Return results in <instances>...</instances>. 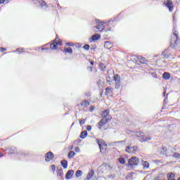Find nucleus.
Segmentation results:
<instances>
[{"label": "nucleus", "instance_id": "1", "mask_svg": "<svg viewBox=\"0 0 180 180\" xmlns=\"http://www.w3.org/2000/svg\"><path fill=\"white\" fill-rule=\"evenodd\" d=\"M112 120V117H108V118H103L101 119L99 122H98V129L99 130H101V129H102V127H103V126H105V124H106V123H109V122H110Z\"/></svg>", "mask_w": 180, "mask_h": 180}, {"label": "nucleus", "instance_id": "2", "mask_svg": "<svg viewBox=\"0 0 180 180\" xmlns=\"http://www.w3.org/2000/svg\"><path fill=\"white\" fill-rule=\"evenodd\" d=\"M178 46V34L174 32V36L170 42V47L175 48Z\"/></svg>", "mask_w": 180, "mask_h": 180}, {"label": "nucleus", "instance_id": "3", "mask_svg": "<svg viewBox=\"0 0 180 180\" xmlns=\"http://www.w3.org/2000/svg\"><path fill=\"white\" fill-rule=\"evenodd\" d=\"M63 44V42L60 40L59 38H56L55 41L50 45V48L51 50H57V46H61Z\"/></svg>", "mask_w": 180, "mask_h": 180}, {"label": "nucleus", "instance_id": "4", "mask_svg": "<svg viewBox=\"0 0 180 180\" xmlns=\"http://www.w3.org/2000/svg\"><path fill=\"white\" fill-rule=\"evenodd\" d=\"M128 162L129 165L133 167V165H139V162H140V160H139V158L132 157L129 160Z\"/></svg>", "mask_w": 180, "mask_h": 180}, {"label": "nucleus", "instance_id": "5", "mask_svg": "<svg viewBox=\"0 0 180 180\" xmlns=\"http://www.w3.org/2000/svg\"><path fill=\"white\" fill-rule=\"evenodd\" d=\"M53 158H54V154H53L52 152H49V153H46L45 160L46 162H50V161H51V160H53Z\"/></svg>", "mask_w": 180, "mask_h": 180}, {"label": "nucleus", "instance_id": "6", "mask_svg": "<svg viewBox=\"0 0 180 180\" xmlns=\"http://www.w3.org/2000/svg\"><path fill=\"white\" fill-rule=\"evenodd\" d=\"M97 143L99 146L100 151H102V150H103V147H106V144L105 143V141H103V139H97Z\"/></svg>", "mask_w": 180, "mask_h": 180}, {"label": "nucleus", "instance_id": "7", "mask_svg": "<svg viewBox=\"0 0 180 180\" xmlns=\"http://www.w3.org/2000/svg\"><path fill=\"white\" fill-rule=\"evenodd\" d=\"M166 6H167L169 12H172V10L174 9V4H172V1L168 0Z\"/></svg>", "mask_w": 180, "mask_h": 180}, {"label": "nucleus", "instance_id": "8", "mask_svg": "<svg viewBox=\"0 0 180 180\" xmlns=\"http://www.w3.org/2000/svg\"><path fill=\"white\" fill-rule=\"evenodd\" d=\"M110 112V111L109 110V109H106L104 111H103V113L101 115L103 116V118H105V119H108V117H112V116L109 115Z\"/></svg>", "mask_w": 180, "mask_h": 180}, {"label": "nucleus", "instance_id": "9", "mask_svg": "<svg viewBox=\"0 0 180 180\" xmlns=\"http://www.w3.org/2000/svg\"><path fill=\"white\" fill-rule=\"evenodd\" d=\"M150 140H151V137L146 136H144V134L142 135V136H141V139H139V141H141V143L144 141H150Z\"/></svg>", "mask_w": 180, "mask_h": 180}, {"label": "nucleus", "instance_id": "10", "mask_svg": "<svg viewBox=\"0 0 180 180\" xmlns=\"http://www.w3.org/2000/svg\"><path fill=\"white\" fill-rule=\"evenodd\" d=\"M74 175V170H69L65 175L66 179H71Z\"/></svg>", "mask_w": 180, "mask_h": 180}, {"label": "nucleus", "instance_id": "11", "mask_svg": "<svg viewBox=\"0 0 180 180\" xmlns=\"http://www.w3.org/2000/svg\"><path fill=\"white\" fill-rule=\"evenodd\" d=\"M105 49H108L110 50V49H112L113 47V44L110 41H105L104 44Z\"/></svg>", "mask_w": 180, "mask_h": 180}, {"label": "nucleus", "instance_id": "12", "mask_svg": "<svg viewBox=\"0 0 180 180\" xmlns=\"http://www.w3.org/2000/svg\"><path fill=\"white\" fill-rule=\"evenodd\" d=\"M57 176H60L61 179H64L63 175H64V172H63V169H58L56 171Z\"/></svg>", "mask_w": 180, "mask_h": 180}, {"label": "nucleus", "instance_id": "13", "mask_svg": "<svg viewBox=\"0 0 180 180\" xmlns=\"http://www.w3.org/2000/svg\"><path fill=\"white\" fill-rule=\"evenodd\" d=\"M112 91H113V89H112L111 87H107L105 89V95L107 96H109V95H112Z\"/></svg>", "mask_w": 180, "mask_h": 180}, {"label": "nucleus", "instance_id": "14", "mask_svg": "<svg viewBox=\"0 0 180 180\" xmlns=\"http://www.w3.org/2000/svg\"><path fill=\"white\" fill-rule=\"evenodd\" d=\"M96 22L98 24L97 26L98 27H101V29H102V30H103V29H105V27H103V25H105V22H99V20H96Z\"/></svg>", "mask_w": 180, "mask_h": 180}, {"label": "nucleus", "instance_id": "15", "mask_svg": "<svg viewBox=\"0 0 180 180\" xmlns=\"http://www.w3.org/2000/svg\"><path fill=\"white\" fill-rule=\"evenodd\" d=\"M89 105H90L89 101L86 100L82 101L81 103V106H82L83 108H86V106H89Z\"/></svg>", "mask_w": 180, "mask_h": 180}, {"label": "nucleus", "instance_id": "16", "mask_svg": "<svg viewBox=\"0 0 180 180\" xmlns=\"http://www.w3.org/2000/svg\"><path fill=\"white\" fill-rule=\"evenodd\" d=\"M99 39H101V35L99 34H94L91 37V40H93L94 41L99 40Z\"/></svg>", "mask_w": 180, "mask_h": 180}, {"label": "nucleus", "instance_id": "17", "mask_svg": "<svg viewBox=\"0 0 180 180\" xmlns=\"http://www.w3.org/2000/svg\"><path fill=\"white\" fill-rule=\"evenodd\" d=\"M142 165L143 167V169H146V168H149L150 167V163L147 161H143L142 162Z\"/></svg>", "mask_w": 180, "mask_h": 180}, {"label": "nucleus", "instance_id": "18", "mask_svg": "<svg viewBox=\"0 0 180 180\" xmlns=\"http://www.w3.org/2000/svg\"><path fill=\"white\" fill-rule=\"evenodd\" d=\"M94 170H91L90 172L88 173L86 176V179L89 180L94 176Z\"/></svg>", "mask_w": 180, "mask_h": 180}, {"label": "nucleus", "instance_id": "19", "mask_svg": "<svg viewBox=\"0 0 180 180\" xmlns=\"http://www.w3.org/2000/svg\"><path fill=\"white\" fill-rule=\"evenodd\" d=\"M163 78L164 79H169L171 78V75L168 72H165L163 74Z\"/></svg>", "mask_w": 180, "mask_h": 180}, {"label": "nucleus", "instance_id": "20", "mask_svg": "<svg viewBox=\"0 0 180 180\" xmlns=\"http://www.w3.org/2000/svg\"><path fill=\"white\" fill-rule=\"evenodd\" d=\"M139 59L141 64H146L147 63V60L145 59V58H143V56H139Z\"/></svg>", "mask_w": 180, "mask_h": 180}, {"label": "nucleus", "instance_id": "21", "mask_svg": "<svg viewBox=\"0 0 180 180\" xmlns=\"http://www.w3.org/2000/svg\"><path fill=\"white\" fill-rule=\"evenodd\" d=\"M61 165H63V168L67 169V167H68V162H67V160H63L61 162Z\"/></svg>", "mask_w": 180, "mask_h": 180}, {"label": "nucleus", "instance_id": "22", "mask_svg": "<svg viewBox=\"0 0 180 180\" xmlns=\"http://www.w3.org/2000/svg\"><path fill=\"white\" fill-rule=\"evenodd\" d=\"M126 151L129 154H132L133 151H134V148H131L130 146H128L126 149Z\"/></svg>", "mask_w": 180, "mask_h": 180}, {"label": "nucleus", "instance_id": "23", "mask_svg": "<svg viewBox=\"0 0 180 180\" xmlns=\"http://www.w3.org/2000/svg\"><path fill=\"white\" fill-rule=\"evenodd\" d=\"M86 136H88V132L86 131H82L80 134L81 139H85V137H86Z\"/></svg>", "mask_w": 180, "mask_h": 180}, {"label": "nucleus", "instance_id": "24", "mask_svg": "<svg viewBox=\"0 0 180 180\" xmlns=\"http://www.w3.org/2000/svg\"><path fill=\"white\" fill-rule=\"evenodd\" d=\"M99 68L101 70V71H105V70L106 69V65L103 63H100Z\"/></svg>", "mask_w": 180, "mask_h": 180}, {"label": "nucleus", "instance_id": "25", "mask_svg": "<svg viewBox=\"0 0 180 180\" xmlns=\"http://www.w3.org/2000/svg\"><path fill=\"white\" fill-rule=\"evenodd\" d=\"M74 155H75V152L70 151V152H69L68 157V158H72L74 157Z\"/></svg>", "mask_w": 180, "mask_h": 180}, {"label": "nucleus", "instance_id": "26", "mask_svg": "<svg viewBox=\"0 0 180 180\" xmlns=\"http://www.w3.org/2000/svg\"><path fill=\"white\" fill-rule=\"evenodd\" d=\"M114 80L115 81V82H120V77L118 76V75H116L115 76H114Z\"/></svg>", "mask_w": 180, "mask_h": 180}, {"label": "nucleus", "instance_id": "27", "mask_svg": "<svg viewBox=\"0 0 180 180\" xmlns=\"http://www.w3.org/2000/svg\"><path fill=\"white\" fill-rule=\"evenodd\" d=\"M118 161H119V162H120V164H122V165L126 164V160H124V158H120L118 159Z\"/></svg>", "mask_w": 180, "mask_h": 180}, {"label": "nucleus", "instance_id": "28", "mask_svg": "<svg viewBox=\"0 0 180 180\" xmlns=\"http://www.w3.org/2000/svg\"><path fill=\"white\" fill-rule=\"evenodd\" d=\"M82 175V171L81 170H77L76 172V177L77 178H79V176H81Z\"/></svg>", "mask_w": 180, "mask_h": 180}, {"label": "nucleus", "instance_id": "29", "mask_svg": "<svg viewBox=\"0 0 180 180\" xmlns=\"http://www.w3.org/2000/svg\"><path fill=\"white\" fill-rule=\"evenodd\" d=\"M135 134H136V137H139V139H141V137L142 136L143 133V132H140V131H136Z\"/></svg>", "mask_w": 180, "mask_h": 180}, {"label": "nucleus", "instance_id": "30", "mask_svg": "<svg viewBox=\"0 0 180 180\" xmlns=\"http://www.w3.org/2000/svg\"><path fill=\"white\" fill-rule=\"evenodd\" d=\"M161 153H162V154H168V151L167 150V148L162 147V148Z\"/></svg>", "mask_w": 180, "mask_h": 180}, {"label": "nucleus", "instance_id": "31", "mask_svg": "<svg viewBox=\"0 0 180 180\" xmlns=\"http://www.w3.org/2000/svg\"><path fill=\"white\" fill-rule=\"evenodd\" d=\"M65 53H70V54H72V49L71 48L65 49Z\"/></svg>", "mask_w": 180, "mask_h": 180}, {"label": "nucleus", "instance_id": "32", "mask_svg": "<svg viewBox=\"0 0 180 180\" xmlns=\"http://www.w3.org/2000/svg\"><path fill=\"white\" fill-rule=\"evenodd\" d=\"M101 27H98V26H95L94 27L93 30H94V32H96V33H98V30H101Z\"/></svg>", "mask_w": 180, "mask_h": 180}, {"label": "nucleus", "instance_id": "33", "mask_svg": "<svg viewBox=\"0 0 180 180\" xmlns=\"http://www.w3.org/2000/svg\"><path fill=\"white\" fill-rule=\"evenodd\" d=\"M172 157H174V158H179L180 154L177 153H173Z\"/></svg>", "mask_w": 180, "mask_h": 180}, {"label": "nucleus", "instance_id": "34", "mask_svg": "<svg viewBox=\"0 0 180 180\" xmlns=\"http://www.w3.org/2000/svg\"><path fill=\"white\" fill-rule=\"evenodd\" d=\"M115 88L116 89H119V88H120V82H116Z\"/></svg>", "mask_w": 180, "mask_h": 180}, {"label": "nucleus", "instance_id": "35", "mask_svg": "<svg viewBox=\"0 0 180 180\" xmlns=\"http://www.w3.org/2000/svg\"><path fill=\"white\" fill-rule=\"evenodd\" d=\"M51 171L53 172V174H54V172H56V165H53L51 166Z\"/></svg>", "mask_w": 180, "mask_h": 180}, {"label": "nucleus", "instance_id": "36", "mask_svg": "<svg viewBox=\"0 0 180 180\" xmlns=\"http://www.w3.org/2000/svg\"><path fill=\"white\" fill-rule=\"evenodd\" d=\"M83 49H84V50H89V44H85L83 46Z\"/></svg>", "mask_w": 180, "mask_h": 180}, {"label": "nucleus", "instance_id": "37", "mask_svg": "<svg viewBox=\"0 0 180 180\" xmlns=\"http://www.w3.org/2000/svg\"><path fill=\"white\" fill-rule=\"evenodd\" d=\"M79 124L80 126H82V124H85V120H80Z\"/></svg>", "mask_w": 180, "mask_h": 180}, {"label": "nucleus", "instance_id": "38", "mask_svg": "<svg viewBox=\"0 0 180 180\" xmlns=\"http://www.w3.org/2000/svg\"><path fill=\"white\" fill-rule=\"evenodd\" d=\"M87 131H91L92 130V127L91 125H89L86 127Z\"/></svg>", "mask_w": 180, "mask_h": 180}, {"label": "nucleus", "instance_id": "39", "mask_svg": "<svg viewBox=\"0 0 180 180\" xmlns=\"http://www.w3.org/2000/svg\"><path fill=\"white\" fill-rule=\"evenodd\" d=\"M75 151H76V153H79V147L75 148Z\"/></svg>", "mask_w": 180, "mask_h": 180}, {"label": "nucleus", "instance_id": "40", "mask_svg": "<svg viewBox=\"0 0 180 180\" xmlns=\"http://www.w3.org/2000/svg\"><path fill=\"white\" fill-rule=\"evenodd\" d=\"M95 109V107L94 106H91L90 107V112H93Z\"/></svg>", "mask_w": 180, "mask_h": 180}, {"label": "nucleus", "instance_id": "41", "mask_svg": "<svg viewBox=\"0 0 180 180\" xmlns=\"http://www.w3.org/2000/svg\"><path fill=\"white\" fill-rule=\"evenodd\" d=\"M0 51H1V52H3V51H6V48H0Z\"/></svg>", "mask_w": 180, "mask_h": 180}, {"label": "nucleus", "instance_id": "42", "mask_svg": "<svg viewBox=\"0 0 180 180\" xmlns=\"http://www.w3.org/2000/svg\"><path fill=\"white\" fill-rule=\"evenodd\" d=\"M152 75L154 78H157V75L155 73H152Z\"/></svg>", "mask_w": 180, "mask_h": 180}, {"label": "nucleus", "instance_id": "43", "mask_svg": "<svg viewBox=\"0 0 180 180\" xmlns=\"http://www.w3.org/2000/svg\"><path fill=\"white\" fill-rule=\"evenodd\" d=\"M5 2V0H0V4H4Z\"/></svg>", "mask_w": 180, "mask_h": 180}, {"label": "nucleus", "instance_id": "44", "mask_svg": "<svg viewBox=\"0 0 180 180\" xmlns=\"http://www.w3.org/2000/svg\"><path fill=\"white\" fill-rule=\"evenodd\" d=\"M89 69L90 70L91 72H92V67H89Z\"/></svg>", "mask_w": 180, "mask_h": 180}, {"label": "nucleus", "instance_id": "45", "mask_svg": "<svg viewBox=\"0 0 180 180\" xmlns=\"http://www.w3.org/2000/svg\"><path fill=\"white\" fill-rule=\"evenodd\" d=\"M68 46H72V43H68Z\"/></svg>", "mask_w": 180, "mask_h": 180}, {"label": "nucleus", "instance_id": "46", "mask_svg": "<svg viewBox=\"0 0 180 180\" xmlns=\"http://www.w3.org/2000/svg\"><path fill=\"white\" fill-rule=\"evenodd\" d=\"M0 157H4V153H0Z\"/></svg>", "mask_w": 180, "mask_h": 180}, {"label": "nucleus", "instance_id": "47", "mask_svg": "<svg viewBox=\"0 0 180 180\" xmlns=\"http://www.w3.org/2000/svg\"><path fill=\"white\" fill-rule=\"evenodd\" d=\"M91 65H94V61L90 62Z\"/></svg>", "mask_w": 180, "mask_h": 180}, {"label": "nucleus", "instance_id": "48", "mask_svg": "<svg viewBox=\"0 0 180 180\" xmlns=\"http://www.w3.org/2000/svg\"><path fill=\"white\" fill-rule=\"evenodd\" d=\"M165 94H166V92H165V91H164V93H163L164 96H165Z\"/></svg>", "mask_w": 180, "mask_h": 180}, {"label": "nucleus", "instance_id": "49", "mask_svg": "<svg viewBox=\"0 0 180 180\" xmlns=\"http://www.w3.org/2000/svg\"><path fill=\"white\" fill-rule=\"evenodd\" d=\"M73 147H74V146H72V148H70V150H72Z\"/></svg>", "mask_w": 180, "mask_h": 180}, {"label": "nucleus", "instance_id": "50", "mask_svg": "<svg viewBox=\"0 0 180 180\" xmlns=\"http://www.w3.org/2000/svg\"><path fill=\"white\" fill-rule=\"evenodd\" d=\"M178 180H180V178H179Z\"/></svg>", "mask_w": 180, "mask_h": 180}]
</instances>
